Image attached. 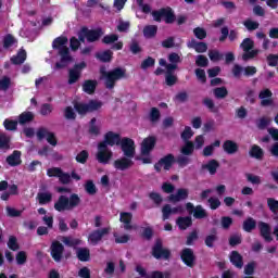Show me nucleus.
I'll use <instances>...</instances> for the list:
<instances>
[{
  "label": "nucleus",
  "mask_w": 278,
  "mask_h": 278,
  "mask_svg": "<svg viewBox=\"0 0 278 278\" xmlns=\"http://www.w3.org/2000/svg\"><path fill=\"white\" fill-rule=\"evenodd\" d=\"M66 45H68V37L66 36L56 37L52 41V49H54V51H59V55L61 56L60 62H56L54 65L56 71L66 68L68 66V62L73 60V56H71V50H68Z\"/></svg>",
  "instance_id": "1"
},
{
  "label": "nucleus",
  "mask_w": 278,
  "mask_h": 278,
  "mask_svg": "<svg viewBox=\"0 0 278 278\" xmlns=\"http://www.w3.org/2000/svg\"><path fill=\"white\" fill-rule=\"evenodd\" d=\"M101 78L104 79V86L108 90H113L116 81L127 78V70L115 67L112 71H105V67L100 68Z\"/></svg>",
  "instance_id": "2"
},
{
  "label": "nucleus",
  "mask_w": 278,
  "mask_h": 278,
  "mask_svg": "<svg viewBox=\"0 0 278 278\" xmlns=\"http://www.w3.org/2000/svg\"><path fill=\"white\" fill-rule=\"evenodd\" d=\"M81 203V198L79 194L72 193L68 197L60 195L58 201L54 203V210L56 212H71V210H75Z\"/></svg>",
  "instance_id": "3"
},
{
  "label": "nucleus",
  "mask_w": 278,
  "mask_h": 278,
  "mask_svg": "<svg viewBox=\"0 0 278 278\" xmlns=\"http://www.w3.org/2000/svg\"><path fill=\"white\" fill-rule=\"evenodd\" d=\"M103 108V102L99 100H89L88 103L84 102H74V110L79 114V116H86L92 112H98Z\"/></svg>",
  "instance_id": "4"
},
{
  "label": "nucleus",
  "mask_w": 278,
  "mask_h": 278,
  "mask_svg": "<svg viewBox=\"0 0 278 278\" xmlns=\"http://www.w3.org/2000/svg\"><path fill=\"white\" fill-rule=\"evenodd\" d=\"M255 48V41L251 38H245L240 43V49H242V60L243 62H249V60H253V58H257L260 55V50L254 49Z\"/></svg>",
  "instance_id": "5"
},
{
  "label": "nucleus",
  "mask_w": 278,
  "mask_h": 278,
  "mask_svg": "<svg viewBox=\"0 0 278 278\" xmlns=\"http://www.w3.org/2000/svg\"><path fill=\"white\" fill-rule=\"evenodd\" d=\"M151 254L154 260H163L164 262H168L173 255L169 249L164 248V242L160 238L155 240Z\"/></svg>",
  "instance_id": "6"
},
{
  "label": "nucleus",
  "mask_w": 278,
  "mask_h": 278,
  "mask_svg": "<svg viewBox=\"0 0 278 278\" xmlns=\"http://www.w3.org/2000/svg\"><path fill=\"white\" fill-rule=\"evenodd\" d=\"M119 147L125 157H136V141L129 137L122 138Z\"/></svg>",
  "instance_id": "7"
},
{
  "label": "nucleus",
  "mask_w": 278,
  "mask_h": 278,
  "mask_svg": "<svg viewBox=\"0 0 278 278\" xmlns=\"http://www.w3.org/2000/svg\"><path fill=\"white\" fill-rule=\"evenodd\" d=\"M176 163L175 154L169 153L161 157L157 163L154 164V170L156 173H162V166L164 170H170L173 165Z\"/></svg>",
  "instance_id": "8"
},
{
  "label": "nucleus",
  "mask_w": 278,
  "mask_h": 278,
  "mask_svg": "<svg viewBox=\"0 0 278 278\" xmlns=\"http://www.w3.org/2000/svg\"><path fill=\"white\" fill-rule=\"evenodd\" d=\"M242 73L244 77H253L257 73V67L255 66H245L243 67L240 64H235L232 67V75L236 79H240L242 77Z\"/></svg>",
  "instance_id": "9"
},
{
  "label": "nucleus",
  "mask_w": 278,
  "mask_h": 278,
  "mask_svg": "<svg viewBox=\"0 0 278 278\" xmlns=\"http://www.w3.org/2000/svg\"><path fill=\"white\" fill-rule=\"evenodd\" d=\"M87 64L83 61L80 63H76L73 68L68 71V80L67 84L73 86V84H77L78 79H81V71L86 68Z\"/></svg>",
  "instance_id": "10"
},
{
  "label": "nucleus",
  "mask_w": 278,
  "mask_h": 278,
  "mask_svg": "<svg viewBox=\"0 0 278 278\" xmlns=\"http://www.w3.org/2000/svg\"><path fill=\"white\" fill-rule=\"evenodd\" d=\"M180 260L185 266L189 268H194V264L197 262V255H194V250L192 248H184L180 251Z\"/></svg>",
  "instance_id": "11"
},
{
  "label": "nucleus",
  "mask_w": 278,
  "mask_h": 278,
  "mask_svg": "<svg viewBox=\"0 0 278 278\" xmlns=\"http://www.w3.org/2000/svg\"><path fill=\"white\" fill-rule=\"evenodd\" d=\"M36 136L38 140H45L46 138L49 144L52 147H58V138H55V132H51L49 129L40 127L38 128Z\"/></svg>",
  "instance_id": "12"
},
{
  "label": "nucleus",
  "mask_w": 278,
  "mask_h": 278,
  "mask_svg": "<svg viewBox=\"0 0 278 278\" xmlns=\"http://www.w3.org/2000/svg\"><path fill=\"white\" fill-rule=\"evenodd\" d=\"M81 34L85 36L87 42H97L103 36V28L89 29L88 27L81 28Z\"/></svg>",
  "instance_id": "13"
},
{
  "label": "nucleus",
  "mask_w": 278,
  "mask_h": 278,
  "mask_svg": "<svg viewBox=\"0 0 278 278\" xmlns=\"http://www.w3.org/2000/svg\"><path fill=\"white\" fill-rule=\"evenodd\" d=\"M110 233V228L96 229L88 235V242L92 247H97L102 240L104 236Z\"/></svg>",
  "instance_id": "14"
},
{
  "label": "nucleus",
  "mask_w": 278,
  "mask_h": 278,
  "mask_svg": "<svg viewBox=\"0 0 278 278\" xmlns=\"http://www.w3.org/2000/svg\"><path fill=\"white\" fill-rule=\"evenodd\" d=\"M50 255L54 262H62V257H64V244L58 240L52 241L50 245Z\"/></svg>",
  "instance_id": "15"
},
{
  "label": "nucleus",
  "mask_w": 278,
  "mask_h": 278,
  "mask_svg": "<svg viewBox=\"0 0 278 278\" xmlns=\"http://www.w3.org/2000/svg\"><path fill=\"white\" fill-rule=\"evenodd\" d=\"M97 160L100 164H109L110 160H112V151L105 143L98 144Z\"/></svg>",
  "instance_id": "16"
},
{
  "label": "nucleus",
  "mask_w": 278,
  "mask_h": 278,
  "mask_svg": "<svg viewBox=\"0 0 278 278\" xmlns=\"http://www.w3.org/2000/svg\"><path fill=\"white\" fill-rule=\"evenodd\" d=\"M155 144H157V138L155 136H149L143 139L141 143V155H151V151L155 149Z\"/></svg>",
  "instance_id": "17"
},
{
  "label": "nucleus",
  "mask_w": 278,
  "mask_h": 278,
  "mask_svg": "<svg viewBox=\"0 0 278 278\" xmlns=\"http://www.w3.org/2000/svg\"><path fill=\"white\" fill-rule=\"evenodd\" d=\"M134 157L123 156L114 161L113 166L116 170H129L134 166Z\"/></svg>",
  "instance_id": "18"
},
{
  "label": "nucleus",
  "mask_w": 278,
  "mask_h": 278,
  "mask_svg": "<svg viewBox=\"0 0 278 278\" xmlns=\"http://www.w3.org/2000/svg\"><path fill=\"white\" fill-rule=\"evenodd\" d=\"M123 139H121V134H116L114 131H108L104 135V141L100 142V143H104L105 147H114L116 144V147H119L121 142Z\"/></svg>",
  "instance_id": "19"
},
{
  "label": "nucleus",
  "mask_w": 278,
  "mask_h": 278,
  "mask_svg": "<svg viewBox=\"0 0 278 278\" xmlns=\"http://www.w3.org/2000/svg\"><path fill=\"white\" fill-rule=\"evenodd\" d=\"M220 37H219V42H225L227 38L230 40V42H233L238 40L239 33L236 29H231L229 31V27L224 26L220 28Z\"/></svg>",
  "instance_id": "20"
},
{
  "label": "nucleus",
  "mask_w": 278,
  "mask_h": 278,
  "mask_svg": "<svg viewBox=\"0 0 278 278\" xmlns=\"http://www.w3.org/2000/svg\"><path fill=\"white\" fill-rule=\"evenodd\" d=\"M258 230L265 242H273V228H270V224L265 222H258Z\"/></svg>",
  "instance_id": "21"
},
{
  "label": "nucleus",
  "mask_w": 278,
  "mask_h": 278,
  "mask_svg": "<svg viewBox=\"0 0 278 278\" xmlns=\"http://www.w3.org/2000/svg\"><path fill=\"white\" fill-rule=\"evenodd\" d=\"M258 99H261L262 108H268L275 102L273 101V91L270 89H263L258 93Z\"/></svg>",
  "instance_id": "22"
},
{
  "label": "nucleus",
  "mask_w": 278,
  "mask_h": 278,
  "mask_svg": "<svg viewBox=\"0 0 278 278\" xmlns=\"http://www.w3.org/2000/svg\"><path fill=\"white\" fill-rule=\"evenodd\" d=\"M131 220H134V214L129 212H122L119 214V222L123 223L125 231H131L134 229Z\"/></svg>",
  "instance_id": "23"
},
{
  "label": "nucleus",
  "mask_w": 278,
  "mask_h": 278,
  "mask_svg": "<svg viewBox=\"0 0 278 278\" xmlns=\"http://www.w3.org/2000/svg\"><path fill=\"white\" fill-rule=\"evenodd\" d=\"M61 242H63V244H65V247H68L70 249H77V247H81V243L84 241L73 236H63L61 238Z\"/></svg>",
  "instance_id": "24"
},
{
  "label": "nucleus",
  "mask_w": 278,
  "mask_h": 278,
  "mask_svg": "<svg viewBox=\"0 0 278 278\" xmlns=\"http://www.w3.org/2000/svg\"><path fill=\"white\" fill-rule=\"evenodd\" d=\"M187 47L189 49H194L197 53H205L207 52V43L203 41H197V39H191Z\"/></svg>",
  "instance_id": "25"
},
{
  "label": "nucleus",
  "mask_w": 278,
  "mask_h": 278,
  "mask_svg": "<svg viewBox=\"0 0 278 278\" xmlns=\"http://www.w3.org/2000/svg\"><path fill=\"white\" fill-rule=\"evenodd\" d=\"M188 199V189L180 188L177 190L176 194H170L168 197L169 203H179V201H186Z\"/></svg>",
  "instance_id": "26"
},
{
  "label": "nucleus",
  "mask_w": 278,
  "mask_h": 278,
  "mask_svg": "<svg viewBox=\"0 0 278 278\" xmlns=\"http://www.w3.org/2000/svg\"><path fill=\"white\" fill-rule=\"evenodd\" d=\"M223 149L227 155H236V152L240 149V147L233 140H226L223 143Z\"/></svg>",
  "instance_id": "27"
},
{
  "label": "nucleus",
  "mask_w": 278,
  "mask_h": 278,
  "mask_svg": "<svg viewBox=\"0 0 278 278\" xmlns=\"http://www.w3.org/2000/svg\"><path fill=\"white\" fill-rule=\"evenodd\" d=\"M229 260L232 266H235L236 268H242V266H244V258L240 255V252L238 251L230 252Z\"/></svg>",
  "instance_id": "28"
},
{
  "label": "nucleus",
  "mask_w": 278,
  "mask_h": 278,
  "mask_svg": "<svg viewBox=\"0 0 278 278\" xmlns=\"http://www.w3.org/2000/svg\"><path fill=\"white\" fill-rule=\"evenodd\" d=\"M97 86H99V83L97 80L87 79L83 84V92H86V94H94Z\"/></svg>",
  "instance_id": "29"
},
{
  "label": "nucleus",
  "mask_w": 278,
  "mask_h": 278,
  "mask_svg": "<svg viewBox=\"0 0 278 278\" xmlns=\"http://www.w3.org/2000/svg\"><path fill=\"white\" fill-rule=\"evenodd\" d=\"M218 168H220V163L215 159H212L206 164L202 165V170H208L210 175H214Z\"/></svg>",
  "instance_id": "30"
},
{
  "label": "nucleus",
  "mask_w": 278,
  "mask_h": 278,
  "mask_svg": "<svg viewBox=\"0 0 278 278\" xmlns=\"http://www.w3.org/2000/svg\"><path fill=\"white\" fill-rule=\"evenodd\" d=\"M218 240V231L216 228L211 229V235H207L204 239V244L208 249H214V242H217Z\"/></svg>",
  "instance_id": "31"
},
{
  "label": "nucleus",
  "mask_w": 278,
  "mask_h": 278,
  "mask_svg": "<svg viewBox=\"0 0 278 278\" xmlns=\"http://www.w3.org/2000/svg\"><path fill=\"white\" fill-rule=\"evenodd\" d=\"M249 155H250V157H253L254 160L262 161V160H264V149H262V147H260L257 144H253L250 148Z\"/></svg>",
  "instance_id": "32"
},
{
  "label": "nucleus",
  "mask_w": 278,
  "mask_h": 278,
  "mask_svg": "<svg viewBox=\"0 0 278 278\" xmlns=\"http://www.w3.org/2000/svg\"><path fill=\"white\" fill-rule=\"evenodd\" d=\"M18 40L12 34H7L2 39V47L5 51H10L13 45H17Z\"/></svg>",
  "instance_id": "33"
},
{
  "label": "nucleus",
  "mask_w": 278,
  "mask_h": 278,
  "mask_svg": "<svg viewBox=\"0 0 278 278\" xmlns=\"http://www.w3.org/2000/svg\"><path fill=\"white\" fill-rule=\"evenodd\" d=\"M22 162L21 151L18 150L13 151V153L7 157L9 166H21Z\"/></svg>",
  "instance_id": "34"
},
{
  "label": "nucleus",
  "mask_w": 278,
  "mask_h": 278,
  "mask_svg": "<svg viewBox=\"0 0 278 278\" xmlns=\"http://www.w3.org/2000/svg\"><path fill=\"white\" fill-rule=\"evenodd\" d=\"M163 18L167 25H173L176 21L175 12L170 7L163 8Z\"/></svg>",
  "instance_id": "35"
},
{
  "label": "nucleus",
  "mask_w": 278,
  "mask_h": 278,
  "mask_svg": "<svg viewBox=\"0 0 278 278\" xmlns=\"http://www.w3.org/2000/svg\"><path fill=\"white\" fill-rule=\"evenodd\" d=\"M257 227V222L253 217H248L243 220L242 229L247 233H251Z\"/></svg>",
  "instance_id": "36"
},
{
  "label": "nucleus",
  "mask_w": 278,
  "mask_h": 278,
  "mask_svg": "<svg viewBox=\"0 0 278 278\" xmlns=\"http://www.w3.org/2000/svg\"><path fill=\"white\" fill-rule=\"evenodd\" d=\"M97 60L108 64V62H112V58H114V52L112 50H104L96 54Z\"/></svg>",
  "instance_id": "37"
},
{
  "label": "nucleus",
  "mask_w": 278,
  "mask_h": 278,
  "mask_svg": "<svg viewBox=\"0 0 278 278\" xmlns=\"http://www.w3.org/2000/svg\"><path fill=\"white\" fill-rule=\"evenodd\" d=\"M76 257L79 260V262H90V249L78 248L76 251Z\"/></svg>",
  "instance_id": "38"
},
{
  "label": "nucleus",
  "mask_w": 278,
  "mask_h": 278,
  "mask_svg": "<svg viewBox=\"0 0 278 278\" xmlns=\"http://www.w3.org/2000/svg\"><path fill=\"white\" fill-rule=\"evenodd\" d=\"M179 229H181V231H186V229H188V227H192V217L186 216V217H178L176 220Z\"/></svg>",
  "instance_id": "39"
},
{
  "label": "nucleus",
  "mask_w": 278,
  "mask_h": 278,
  "mask_svg": "<svg viewBox=\"0 0 278 278\" xmlns=\"http://www.w3.org/2000/svg\"><path fill=\"white\" fill-rule=\"evenodd\" d=\"M39 205H47L53 201V194L51 192H39L37 194Z\"/></svg>",
  "instance_id": "40"
},
{
  "label": "nucleus",
  "mask_w": 278,
  "mask_h": 278,
  "mask_svg": "<svg viewBox=\"0 0 278 278\" xmlns=\"http://www.w3.org/2000/svg\"><path fill=\"white\" fill-rule=\"evenodd\" d=\"M160 118H162V113L160 112V109L153 106L150 109L149 113V121L152 125H155V123H160Z\"/></svg>",
  "instance_id": "41"
},
{
  "label": "nucleus",
  "mask_w": 278,
  "mask_h": 278,
  "mask_svg": "<svg viewBox=\"0 0 278 278\" xmlns=\"http://www.w3.org/2000/svg\"><path fill=\"white\" fill-rule=\"evenodd\" d=\"M27 60V52L25 50H22L17 53V55H14L11 58L12 64H15L16 66L23 64Z\"/></svg>",
  "instance_id": "42"
},
{
  "label": "nucleus",
  "mask_w": 278,
  "mask_h": 278,
  "mask_svg": "<svg viewBox=\"0 0 278 278\" xmlns=\"http://www.w3.org/2000/svg\"><path fill=\"white\" fill-rule=\"evenodd\" d=\"M144 38H155L157 36V26L156 25H147L143 27Z\"/></svg>",
  "instance_id": "43"
},
{
  "label": "nucleus",
  "mask_w": 278,
  "mask_h": 278,
  "mask_svg": "<svg viewBox=\"0 0 278 278\" xmlns=\"http://www.w3.org/2000/svg\"><path fill=\"white\" fill-rule=\"evenodd\" d=\"M3 127L7 131H16L18 129V122L10 118H5Z\"/></svg>",
  "instance_id": "44"
},
{
  "label": "nucleus",
  "mask_w": 278,
  "mask_h": 278,
  "mask_svg": "<svg viewBox=\"0 0 278 278\" xmlns=\"http://www.w3.org/2000/svg\"><path fill=\"white\" fill-rule=\"evenodd\" d=\"M213 94L215 99H225L229 94L227 87H216L213 89Z\"/></svg>",
  "instance_id": "45"
},
{
  "label": "nucleus",
  "mask_w": 278,
  "mask_h": 278,
  "mask_svg": "<svg viewBox=\"0 0 278 278\" xmlns=\"http://www.w3.org/2000/svg\"><path fill=\"white\" fill-rule=\"evenodd\" d=\"M85 191L87 192V194H90V197H94V194H97L98 189L93 180H87L85 182Z\"/></svg>",
  "instance_id": "46"
},
{
  "label": "nucleus",
  "mask_w": 278,
  "mask_h": 278,
  "mask_svg": "<svg viewBox=\"0 0 278 278\" xmlns=\"http://www.w3.org/2000/svg\"><path fill=\"white\" fill-rule=\"evenodd\" d=\"M194 142L192 141H186L185 146L181 148L180 153L182 155H192L194 153Z\"/></svg>",
  "instance_id": "47"
},
{
  "label": "nucleus",
  "mask_w": 278,
  "mask_h": 278,
  "mask_svg": "<svg viewBox=\"0 0 278 278\" xmlns=\"http://www.w3.org/2000/svg\"><path fill=\"white\" fill-rule=\"evenodd\" d=\"M149 199L156 205V207H160L164 202V198H162V194L155 191L149 193Z\"/></svg>",
  "instance_id": "48"
},
{
  "label": "nucleus",
  "mask_w": 278,
  "mask_h": 278,
  "mask_svg": "<svg viewBox=\"0 0 278 278\" xmlns=\"http://www.w3.org/2000/svg\"><path fill=\"white\" fill-rule=\"evenodd\" d=\"M193 217L197 218L198 220L207 218V211H205V208H203L202 205H197L195 211L193 212Z\"/></svg>",
  "instance_id": "49"
},
{
  "label": "nucleus",
  "mask_w": 278,
  "mask_h": 278,
  "mask_svg": "<svg viewBox=\"0 0 278 278\" xmlns=\"http://www.w3.org/2000/svg\"><path fill=\"white\" fill-rule=\"evenodd\" d=\"M210 65V60L207 56L203 54H199L195 58V66H199L200 68H205Z\"/></svg>",
  "instance_id": "50"
},
{
  "label": "nucleus",
  "mask_w": 278,
  "mask_h": 278,
  "mask_svg": "<svg viewBox=\"0 0 278 278\" xmlns=\"http://www.w3.org/2000/svg\"><path fill=\"white\" fill-rule=\"evenodd\" d=\"M34 121V113L31 112H24L18 117L20 125H26V123H31Z\"/></svg>",
  "instance_id": "51"
},
{
  "label": "nucleus",
  "mask_w": 278,
  "mask_h": 278,
  "mask_svg": "<svg viewBox=\"0 0 278 278\" xmlns=\"http://www.w3.org/2000/svg\"><path fill=\"white\" fill-rule=\"evenodd\" d=\"M10 137H8V135L5 134H0V149L2 151H8L10 150Z\"/></svg>",
  "instance_id": "52"
},
{
  "label": "nucleus",
  "mask_w": 278,
  "mask_h": 278,
  "mask_svg": "<svg viewBox=\"0 0 278 278\" xmlns=\"http://www.w3.org/2000/svg\"><path fill=\"white\" fill-rule=\"evenodd\" d=\"M64 118L66 121H76L77 113H75V110L73 109V106H66L64 109Z\"/></svg>",
  "instance_id": "53"
},
{
  "label": "nucleus",
  "mask_w": 278,
  "mask_h": 278,
  "mask_svg": "<svg viewBox=\"0 0 278 278\" xmlns=\"http://www.w3.org/2000/svg\"><path fill=\"white\" fill-rule=\"evenodd\" d=\"M10 86H12V79H10V77L4 76L0 79V90H2V92H8Z\"/></svg>",
  "instance_id": "54"
},
{
  "label": "nucleus",
  "mask_w": 278,
  "mask_h": 278,
  "mask_svg": "<svg viewBox=\"0 0 278 278\" xmlns=\"http://www.w3.org/2000/svg\"><path fill=\"white\" fill-rule=\"evenodd\" d=\"M161 212H162L163 220H168V218H170V216H173V207L170 206V204L163 205Z\"/></svg>",
  "instance_id": "55"
},
{
  "label": "nucleus",
  "mask_w": 278,
  "mask_h": 278,
  "mask_svg": "<svg viewBox=\"0 0 278 278\" xmlns=\"http://www.w3.org/2000/svg\"><path fill=\"white\" fill-rule=\"evenodd\" d=\"M7 244L11 251H18V249H21V245L18 244V239H16V237L14 236L9 237V241Z\"/></svg>",
  "instance_id": "56"
},
{
  "label": "nucleus",
  "mask_w": 278,
  "mask_h": 278,
  "mask_svg": "<svg viewBox=\"0 0 278 278\" xmlns=\"http://www.w3.org/2000/svg\"><path fill=\"white\" fill-rule=\"evenodd\" d=\"M190 162H192V160H190V157L187 155H179L176 159V164H178L179 168H186Z\"/></svg>",
  "instance_id": "57"
},
{
  "label": "nucleus",
  "mask_w": 278,
  "mask_h": 278,
  "mask_svg": "<svg viewBox=\"0 0 278 278\" xmlns=\"http://www.w3.org/2000/svg\"><path fill=\"white\" fill-rule=\"evenodd\" d=\"M15 260H16L17 266H23L27 264V252L25 251L17 252Z\"/></svg>",
  "instance_id": "58"
},
{
  "label": "nucleus",
  "mask_w": 278,
  "mask_h": 278,
  "mask_svg": "<svg viewBox=\"0 0 278 278\" xmlns=\"http://www.w3.org/2000/svg\"><path fill=\"white\" fill-rule=\"evenodd\" d=\"M88 157H90V153H88L87 150H83L76 155V162L78 164H86Z\"/></svg>",
  "instance_id": "59"
},
{
  "label": "nucleus",
  "mask_w": 278,
  "mask_h": 278,
  "mask_svg": "<svg viewBox=\"0 0 278 278\" xmlns=\"http://www.w3.org/2000/svg\"><path fill=\"white\" fill-rule=\"evenodd\" d=\"M208 58H210L211 62H220V60H223L224 55L218 50H210Z\"/></svg>",
  "instance_id": "60"
},
{
  "label": "nucleus",
  "mask_w": 278,
  "mask_h": 278,
  "mask_svg": "<svg viewBox=\"0 0 278 278\" xmlns=\"http://www.w3.org/2000/svg\"><path fill=\"white\" fill-rule=\"evenodd\" d=\"M229 247H238L242 244V235H231L228 239Z\"/></svg>",
  "instance_id": "61"
},
{
  "label": "nucleus",
  "mask_w": 278,
  "mask_h": 278,
  "mask_svg": "<svg viewBox=\"0 0 278 278\" xmlns=\"http://www.w3.org/2000/svg\"><path fill=\"white\" fill-rule=\"evenodd\" d=\"M268 125H270V119L268 117H261L256 121V127L257 129H261V131H264Z\"/></svg>",
  "instance_id": "62"
},
{
  "label": "nucleus",
  "mask_w": 278,
  "mask_h": 278,
  "mask_svg": "<svg viewBox=\"0 0 278 278\" xmlns=\"http://www.w3.org/2000/svg\"><path fill=\"white\" fill-rule=\"evenodd\" d=\"M267 207H269L273 214H278V200H275V198H268Z\"/></svg>",
  "instance_id": "63"
},
{
  "label": "nucleus",
  "mask_w": 278,
  "mask_h": 278,
  "mask_svg": "<svg viewBox=\"0 0 278 278\" xmlns=\"http://www.w3.org/2000/svg\"><path fill=\"white\" fill-rule=\"evenodd\" d=\"M114 42H118V35L116 34L106 35L102 38L103 45H114Z\"/></svg>",
  "instance_id": "64"
}]
</instances>
